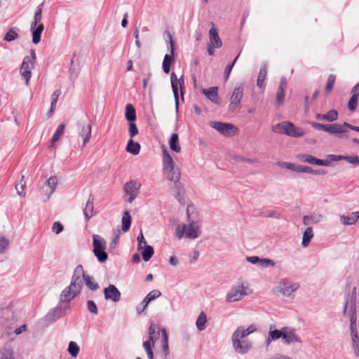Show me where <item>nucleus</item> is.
Segmentation results:
<instances>
[{"mask_svg": "<svg viewBox=\"0 0 359 359\" xmlns=\"http://www.w3.org/2000/svg\"><path fill=\"white\" fill-rule=\"evenodd\" d=\"M163 172L169 180L177 182L180 180V172L165 148L163 149Z\"/></svg>", "mask_w": 359, "mask_h": 359, "instance_id": "nucleus-1", "label": "nucleus"}, {"mask_svg": "<svg viewBox=\"0 0 359 359\" xmlns=\"http://www.w3.org/2000/svg\"><path fill=\"white\" fill-rule=\"evenodd\" d=\"M201 234L200 226L194 222H189V225L179 224L175 229V235L178 239L185 236L188 238L194 239Z\"/></svg>", "mask_w": 359, "mask_h": 359, "instance_id": "nucleus-2", "label": "nucleus"}, {"mask_svg": "<svg viewBox=\"0 0 359 359\" xmlns=\"http://www.w3.org/2000/svg\"><path fill=\"white\" fill-rule=\"evenodd\" d=\"M273 130L278 133L286 134L292 137H299L304 134L303 129L295 127L291 122L284 121L273 127Z\"/></svg>", "mask_w": 359, "mask_h": 359, "instance_id": "nucleus-3", "label": "nucleus"}, {"mask_svg": "<svg viewBox=\"0 0 359 359\" xmlns=\"http://www.w3.org/2000/svg\"><path fill=\"white\" fill-rule=\"evenodd\" d=\"M349 318H350V329L352 337V341L354 348L355 353L358 355H359V338L357 334V325H356V312H355V302H354L350 308V311L348 313Z\"/></svg>", "mask_w": 359, "mask_h": 359, "instance_id": "nucleus-4", "label": "nucleus"}, {"mask_svg": "<svg viewBox=\"0 0 359 359\" xmlns=\"http://www.w3.org/2000/svg\"><path fill=\"white\" fill-rule=\"evenodd\" d=\"M161 336V343L163 349L166 352L168 349V337L165 328L160 329L154 324L149 328V339L154 344L158 337Z\"/></svg>", "mask_w": 359, "mask_h": 359, "instance_id": "nucleus-5", "label": "nucleus"}, {"mask_svg": "<svg viewBox=\"0 0 359 359\" xmlns=\"http://www.w3.org/2000/svg\"><path fill=\"white\" fill-rule=\"evenodd\" d=\"M93 252L98 260L104 262L107 259V254L106 250V241L98 235L93 236Z\"/></svg>", "mask_w": 359, "mask_h": 359, "instance_id": "nucleus-6", "label": "nucleus"}, {"mask_svg": "<svg viewBox=\"0 0 359 359\" xmlns=\"http://www.w3.org/2000/svg\"><path fill=\"white\" fill-rule=\"evenodd\" d=\"M36 59V54L34 51H32L31 56H27L24 58L20 72L22 77L26 81V84L29 83V80L31 78L32 73L31 69L34 67V62Z\"/></svg>", "mask_w": 359, "mask_h": 359, "instance_id": "nucleus-7", "label": "nucleus"}, {"mask_svg": "<svg viewBox=\"0 0 359 359\" xmlns=\"http://www.w3.org/2000/svg\"><path fill=\"white\" fill-rule=\"evenodd\" d=\"M251 292V290L248 286L243 285H238L233 287L229 292L226 297L228 302H236L240 300L243 296L247 295Z\"/></svg>", "mask_w": 359, "mask_h": 359, "instance_id": "nucleus-8", "label": "nucleus"}, {"mask_svg": "<svg viewBox=\"0 0 359 359\" xmlns=\"http://www.w3.org/2000/svg\"><path fill=\"white\" fill-rule=\"evenodd\" d=\"M278 288L284 296L289 297L299 288V284L293 283L289 279H283L280 282Z\"/></svg>", "mask_w": 359, "mask_h": 359, "instance_id": "nucleus-9", "label": "nucleus"}, {"mask_svg": "<svg viewBox=\"0 0 359 359\" xmlns=\"http://www.w3.org/2000/svg\"><path fill=\"white\" fill-rule=\"evenodd\" d=\"M353 126L344 123L342 124L340 123H333V124H327L326 132L330 134H337L338 135L345 133L347 132L348 128L351 129Z\"/></svg>", "mask_w": 359, "mask_h": 359, "instance_id": "nucleus-10", "label": "nucleus"}, {"mask_svg": "<svg viewBox=\"0 0 359 359\" xmlns=\"http://www.w3.org/2000/svg\"><path fill=\"white\" fill-rule=\"evenodd\" d=\"M210 125L215 130L226 136L233 135L236 133V128H235L233 125L231 124L223 123L219 122H212Z\"/></svg>", "mask_w": 359, "mask_h": 359, "instance_id": "nucleus-11", "label": "nucleus"}, {"mask_svg": "<svg viewBox=\"0 0 359 359\" xmlns=\"http://www.w3.org/2000/svg\"><path fill=\"white\" fill-rule=\"evenodd\" d=\"M141 184L135 180H131L124 185V190L126 193L130 196L128 201L131 203L137 196Z\"/></svg>", "mask_w": 359, "mask_h": 359, "instance_id": "nucleus-12", "label": "nucleus"}, {"mask_svg": "<svg viewBox=\"0 0 359 359\" xmlns=\"http://www.w3.org/2000/svg\"><path fill=\"white\" fill-rule=\"evenodd\" d=\"M243 95V88L242 87L236 88L230 99L229 109L231 111L236 110L241 102Z\"/></svg>", "mask_w": 359, "mask_h": 359, "instance_id": "nucleus-13", "label": "nucleus"}, {"mask_svg": "<svg viewBox=\"0 0 359 359\" xmlns=\"http://www.w3.org/2000/svg\"><path fill=\"white\" fill-rule=\"evenodd\" d=\"M232 343L235 351L239 353H245L251 348V343L248 340L232 339Z\"/></svg>", "mask_w": 359, "mask_h": 359, "instance_id": "nucleus-14", "label": "nucleus"}, {"mask_svg": "<svg viewBox=\"0 0 359 359\" xmlns=\"http://www.w3.org/2000/svg\"><path fill=\"white\" fill-rule=\"evenodd\" d=\"M256 330L257 327L254 325H250L247 329H245L243 327H239L233 332L232 339H244L245 337L254 332Z\"/></svg>", "mask_w": 359, "mask_h": 359, "instance_id": "nucleus-15", "label": "nucleus"}, {"mask_svg": "<svg viewBox=\"0 0 359 359\" xmlns=\"http://www.w3.org/2000/svg\"><path fill=\"white\" fill-rule=\"evenodd\" d=\"M161 295V293L158 290H154L151 291L147 297L144 299L142 301V307H137V311L138 313H141L144 311V309L147 308L148 304L153 300L156 299V298L159 297Z\"/></svg>", "mask_w": 359, "mask_h": 359, "instance_id": "nucleus-16", "label": "nucleus"}, {"mask_svg": "<svg viewBox=\"0 0 359 359\" xmlns=\"http://www.w3.org/2000/svg\"><path fill=\"white\" fill-rule=\"evenodd\" d=\"M104 293L107 299H111L114 302L120 299L121 293L114 285H110L108 287H106Z\"/></svg>", "mask_w": 359, "mask_h": 359, "instance_id": "nucleus-17", "label": "nucleus"}, {"mask_svg": "<svg viewBox=\"0 0 359 359\" xmlns=\"http://www.w3.org/2000/svg\"><path fill=\"white\" fill-rule=\"evenodd\" d=\"M175 62L174 46H171L170 53L166 54L163 62V69L165 74H168L170 71V67Z\"/></svg>", "mask_w": 359, "mask_h": 359, "instance_id": "nucleus-18", "label": "nucleus"}, {"mask_svg": "<svg viewBox=\"0 0 359 359\" xmlns=\"http://www.w3.org/2000/svg\"><path fill=\"white\" fill-rule=\"evenodd\" d=\"M79 292V291L77 290V289L74 287L71 288V285H69L67 288L63 290L61 294V301L69 302L74 299Z\"/></svg>", "mask_w": 359, "mask_h": 359, "instance_id": "nucleus-19", "label": "nucleus"}, {"mask_svg": "<svg viewBox=\"0 0 359 359\" xmlns=\"http://www.w3.org/2000/svg\"><path fill=\"white\" fill-rule=\"evenodd\" d=\"M202 93L206 96V97L214 103L219 102L218 97V88L211 87L208 89H203Z\"/></svg>", "mask_w": 359, "mask_h": 359, "instance_id": "nucleus-20", "label": "nucleus"}, {"mask_svg": "<svg viewBox=\"0 0 359 359\" xmlns=\"http://www.w3.org/2000/svg\"><path fill=\"white\" fill-rule=\"evenodd\" d=\"M57 183L58 180L56 176H51L47 180L44 189L46 194H48V196H50L55 191Z\"/></svg>", "mask_w": 359, "mask_h": 359, "instance_id": "nucleus-21", "label": "nucleus"}, {"mask_svg": "<svg viewBox=\"0 0 359 359\" xmlns=\"http://www.w3.org/2000/svg\"><path fill=\"white\" fill-rule=\"evenodd\" d=\"M248 262L252 263V264H257L261 266H273L274 262L269 259H259L257 256H252V257H247Z\"/></svg>", "mask_w": 359, "mask_h": 359, "instance_id": "nucleus-22", "label": "nucleus"}, {"mask_svg": "<svg viewBox=\"0 0 359 359\" xmlns=\"http://www.w3.org/2000/svg\"><path fill=\"white\" fill-rule=\"evenodd\" d=\"M287 88V81L285 79H282L276 94L277 102L280 104L283 102L285 99V91Z\"/></svg>", "mask_w": 359, "mask_h": 359, "instance_id": "nucleus-23", "label": "nucleus"}, {"mask_svg": "<svg viewBox=\"0 0 359 359\" xmlns=\"http://www.w3.org/2000/svg\"><path fill=\"white\" fill-rule=\"evenodd\" d=\"M283 339L286 344L298 341V337L294 330L287 328L283 329Z\"/></svg>", "mask_w": 359, "mask_h": 359, "instance_id": "nucleus-24", "label": "nucleus"}, {"mask_svg": "<svg viewBox=\"0 0 359 359\" xmlns=\"http://www.w3.org/2000/svg\"><path fill=\"white\" fill-rule=\"evenodd\" d=\"M31 29L32 32V42L34 44H37L41 40V35L44 29L43 25L42 23L36 24L35 27Z\"/></svg>", "mask_w": 359, "mask_h": 359, "instance_id": "nucleus-25", "label": "nucleus"}, {"mask_svg": "<svg viewBox=\"0 0 359 359\" xmlns=\"http://www.w3.org/2000/svg\"><path fill=\"white\" fill-rule=\"evenodd\" d=\"M302 160L304 162L318 165L327 166L329 165V162L327 161L318 159L311 155H304L302 158Z\"/></svg>", "mask_w": 359, "mask_h": 359, "instance_id": "nucleus-26", "label": "nucleus"}, {"mask_svg": "<svg viewBox=\"0 0 359 359\" xmlns=\"http://www.w3.org/2000/svg\"><path fill=\"white\" fill-rule=\"evenodd\" d=\"M209 37L211 45H222L217 30L213 24L212 28L210 29L209 32Z\"/></svg>", "mask_w": 359, "mask_h": 359, "instance_id": "nucleus-27", "label": "nucleus"}, {"mask_svg": "<svg viewBox=\"0 0 359 359\" xmlns=\"http://www.w3.org/2000/svg\"><path fill=\"white\" fill-rule=\"evenodd\" d=\"M92 126L88 124L86 127L83 126L80 133V135L83 137V146H86L91 137Z\"/></svg>", "mask_w": 359, "mask_h": 359, "instance_id": "nucleus-28", "label": "nucleus"}, {"mask_svg": "<svg viewBox=\"0 0 359 359\" xmlns=\"http://www.w3.org/2000/svg\"><path fill=\"white\" fill-rule=\"evenodd\" d=\"M169 146L171 150L179 153L181 151V147L179 143V137L177 134L173 133L169 140Z\"/></svg>", "mask_w": 359, "mask_h": 359, "instance_id": "nucleus-29", "label": "nucleus"}, {"mask_svg": "<svg viewBox=\"0 0 359 359\" xmlns=\"http://www.w3.org/2000/svg\"><path fill=\"white\" fill-rule=\"evenodd\" d=\"M170 80H171V86H172V91L174 93L176 105L177 106L178 102H179L178 89L180 88V87L177 83L178 82H177V76L175 75V73L171 74Z\"/></svg>", "mask_w": 359, "mask_h": 359, "instance_id": "nucleus-30", "label": "nucleus"}, {"mask_svg": "<svg viewBox=\"0 0 359 359\" xmlns=\"http://www.w3.org/2000/svg\"><path fill=\"white\" fill-rule=\"evenodd\" d=\"M126 118L129 122H135L136 120V111L135 107L131 104H128L126 107Z\"/></svg>", "mask_w": 359, "mask_h": 359, "instance_id": "nucleus-31", "label": "nucleus"}, {"mask_svg": "<svg viewBox=\"0 0 359 359\" xmlns=\"http://www.w3.org/2000/svg\"><path fill=\"white\" fill-rule=\"evenodd\" d=\"M126 151L133 155H137L140 151V144L138 142H135L130 139L127 144Z\"/></svg>", "mask_w": 359, "mask_h": 359, "instance_id": "nucleus-32", "label": "nucleus"}, {"mask_svg": "<svg viewBox=\"0 0 359 359\" xmlns=\"http://www.w3.org/2000/svg\"><path fill=\"white\" fill-rule=\"evenodd\" d=\"M65 129V125L61 124L57 127L55 133L53 134L51 139V147H53L54 144L60 139V137L63 135Z\"/></svg>", "mask_w": 359, "mask_h": 359, "instance_id": "nucleus-33", "label": "nucleus"}, {"mask_svg": "<svg viewBox=\"0 0 359 359\" xmlns=\"http://www.w3.org/2000/svg\"><path fill=\"white\" fill-rule=\"evenodd\" d=\"M131 224V217L128 211H125L122 217V226L121 229L123 232L129 230Z\"/></svg>", "mask_w": 359, "mask_h": 359, "instance_id": "nucleus-34", "label": "nucleus"}, {"mask_svg": "<svg viewBox=\"0 0 359 359\" xmlns=\"http://www.w3.org/2000/svg\"><path fill=\"white\" fill-rule=\"evenodd\" d=\"M267 75V69L265 67L261 68L257 81V85L261 88L265 86V80Z\"/></svg>", "mask_w": 359, "mask_h": 359, "instance_id": "nucleus-35", "label": "nucleus"}, {"mask_svg": "<svg viewBox=\"0 0 359 359\" xmlns=\"http://www.w3.org/2000/svg\"><path fill=\"white\" fill-rule=\"evenodd\" d=\"M18 28L12 27L6 33L4 36V41L6 42H11L18 39V34L17 32Z\"/></svg>", "mask_w": 359, "mask_h": 359, "instance_id": "nucleus-36", "label": "nucleus"}, {"mask_svg": "<svg viewBox=\"0 0 359 359\" xmlns=\"http://www.w3.org/2000/svg\"><path fill=\"white\" fill-rule=\"evenodd\" d=\"M359 218V212H355L352 213L351 216H341V220L343 224L346 225L353 224L356 222L357 219Z\"/></svg>", "mask_w": 359, "mask_h": 359, "instance_id": "nucleus-37", "label": "nucleus"}, {"mask_svg": "<svg viewBox=\"0 0 359 359\" xmlns=\"http://www.w3.org/2000/svg\"><path fill=\"white\" fill-rule=\"evenodd\" d=\"M83 213L87 219L91 218L94 215V207L93 202L91 200H88L83 210Z\"/></svg>", "mask_w": 359, "mask_h": 359, "instance_id": "nucleus-38", "label": "nucleus"}, {"mask_svg": "<svg viewBox=\"0 0 359 359\" xmlns=\"http://www.w3.org/2000/svg\"><path fill=\"white\" fill-rule=\"evenodd\" d=\"M283 329L282 330H271L269 332V337L267 339V345H269L270 343L273 340H276L278 339H280V337L283 338Z\"/></svg>", "mask_w": 359, "mask_h": 359, "instance_id": "nucleus-39", "label": "nucleus"}, {"mask_svg": "<svg viewBox=\"0 0 359 359\" xmlns=\"http://www.w3.org/2000/svg\"><path fill=\"white\" fill-rule=\"evenodd\" d=\"M207 322V317L204 312H201L198 316L196 320V327L200 330L202 331L205 328V324Z\"/></svg>", "mask_w": 359, "mask_h": 359, "instance_id": "nucleus-40", "label": "nucleus"}, {"mask_svg": "<svg viewBox=\"0 0 359 359\" xmlns=\"http://www.w3.org/2000/svg\"><path fill=\"white\" fill-rule=\"evenodd\" d=\"M154 255V249L150 245H147L142 248V255L145 262L149 261Z\"/></svg>", "mask_w": 359, "mask_h": 359, "instance_id": "nucleus-41", "label": "nucleus"}, {"mask_svg": "<svg viewBox=\"0 0 359 359\" xmlns=\"http://www.w3.org/2000/svg\"><path fill=\"white\" fill-rule=\"evenodd\" d=\"M43 6V3H41L39 4L37 8L36 11L35 12L34 15V20L31 24V28L35 27L36 26L37 22L41 20L42 18V8Z\"/></svg>", "mask_w": 359, "mask_h": 359, "instance_id": "nucleus-42", "label": "nucleus"}, {"mask_svg": "<svg viewBox=\"0 0 359 359\" xmlns=\"http://www.w3.org/2000/svg\"><path fill=\"white\" fill-rule=\"evenodd\" d=\"M313 236L312 229L311 227H308L305 230L303 236L302 245L304 247L307 246L313 238Z\"/></svg>", "mask_w": 359, "mask_h": 359, "instance_id": "nucleus-43", "label": "nucleus"}, {"mask_svg": "<svg viewBox=\"0 0 359 359\" xmlns=\"http://www.w3.org/2000/svg\"><path fill=\"white\" fill-rule=\"evenodd\" d=\"M86 278L72 277L71 282V288H76L80 292Z\"/></svg>", "mask_w": 359, "mask_h": 359, "instance_id": "nucleus-44", "label": "nucleus"}, {"mask_svg": "<svg viewBox=\"0 0 359 359\" xmlns=\"http://www.w3.org/2000/svg\"><path fill=\"white\" fill-rule=\"evenodd\" d=\"M337 118H338V112L334 109H332V110L329 111L328 112H327L325 114H323L322 116V118L323 120H326L328 121H334L337 120Z\"/></svg>", "mask_w": 359, "mask_h": 359, "instance_id": "nucleus-45", "label": "nucleus"}, {"mask_svg": "<svg viewBox=\"0 0 359 359\" xmlns=\"http://www.w3.org/2000/svg\"><path fill=\"white\" fill-rule=\"evenodd\" d=\"M79 347L74 341H71L69 344L68 352L72 357H76L79 352Z\"/></svg>", "mask_w": 359, "mask_h": 359, "instance_id": "nucleus-46", "label": "nucleus"}, {"mask_svg": "<svg viewBox=\"0 0 359 359\" xmlns=\"http://www.w3.org/2000/svg\"><path fill=\"white\" fill-rule=\"evenodd\" d=\"M154 344H153L151 341H150L149 339H148L147 341H146L143 343L144 348L145 349V351L147 353L148 358L149 359H153V357H154L153 351L151 350V348H152V346H154Z\"/></svg>", "mask_w": 359, "mask_h": 359, "instance_id": "nucleus-47", "label": "nucleus"}, {"mask_svg": "<svg viewBox=\"0 0 359 359\" xmlns=\"http://www.w3.org/2000/svg\"><path fill=\"white\" fill-rule=\"evenodd\" d=\"M336 80V76L334 75H330L326 83L325 91L327 93H329L332 91L334 84Z\"/></svg>", "mask_w": 359, "mask_h": 359, "instance_id": "nucleus-48", "label": "nucleus"}, {"mask_svg": "<svg viewBox=\"0 0 359 359\" xmlns=\"http://www.w3.org/2000/svg\"><path fill=\"white\" fill-rule=\"evenodd\" d=\"M163 39L168 45H175L172 36L168 30H165L163 34Z\"/></svg>", "mask_w": 359, "mask_h": 359, "instance_id": "nucleus-49", "label": "nucleus"}, {"mask_svg": "<svg viewBox=\"0 0 359 359\" xmlns=\"http://www.w3.org/2000/svg\"><path fill=\"white\" fill-rule=\"evenodd\" d=\"M358 97H356L355 96H351L348 104V107L350 111H353L355 110L358 105Z\"/></svg>", "mask_w": 359, "mask_h": 359, "instance_id": "nucleus-50", "label": "nucleus"}, {"mask_svg": "<svg viewBox=\"0 0 359 359\" xmlns=\"http://www.w3.org/2000/svg\"><path fill=\"white\" fill-rule=\"evenodd\" d=\"M128 132L131 138L138 134V129L135 122H130Z\"/></svg>", "mask_w": 359, "mask_h": 359, "instance_id": "nucleus-51", "label": "nucleus"}, {"mask_svg": "<svg viewBox=\"0 0 359 359\" xmlns=\"http://www.w3.org/2000/svg\"><path fill=\"white\" fill-rule=\"evenodd\" d=\"M86 276H85L84 274L83 266L81 265H79L76 267L72 277L86 278Z\"/></svg>", "mask_w": 359, "mask_h": 359, "instance_id": "nucleus-52", "label": "nucleus"}, {"mask_svg": "<svg viewBox=\"0 0 359 359\" xmlns=\"http://www.w3.org/2000/svg\"><path fill=\"white\" fill-rule=\"evenodd\" d=\"M85 282L86 285L93 290H96L98 287L97 284L93 281V279L88 276L85 278Z\"/></svg>", "mask_w": 359, "mask_h": 359, "instance_id": "nucleus-53", "label": "nucleus"}, {"mask_svg": "<svg viewBox=\"0 0 359 359\" xmlns=\"http://www.w3.org/2000/svg\"><path fill=\"white\" fill-rule=\"evenodd\" d=\"M0 359H13L12 352L9 350H1Z\"/></svg>", "mask_w": 359, "mask_h": 359, "instance_id": "nucleus-54", "label": "nucleus"}, {"mask_svg": "<svg viewBox=\"0 0 359 359\" xmlns=\"http://www.w3.org/2000/svg\"><path fill=\"white\" fill-rule=\"evenodd\" d=\"M137 241H138V250H142L143 248L147 246V242H146L142 232L137 237Z\"/></svg>", "mask_w": 359, "mask_h": 359, "instance_id": "nucleus-55", "label": "nucleus"}, {"mask_svg": "<svg viewBox=\"0 0 359 359\" xmlns=\"http://www.w3.org/2000/svg\"><path fill=\"white\" fill-rule=\"evenodd\" d=\"M61 94V92L60 90H56L53 92L52 95V100H51V104L53 105V108L55 107L57 100Z\"/></svg>", "mask_w": 359, "mask_h": 359, "instance_id": "nucleus-56", "label": "nucleus"}, {"mask_svg": "<svg viewBox=\"0 0 359 359\" xmlns=\"http://www.w3.org/2000/svg\"><path fill=\"white\" fill-rule=\"evenodd\" d=\"M63 229L64 228L62 224L58 222H55L53 224V231L55 232L56 234H58L60 232H62L63 231Z\"/></svg>", "mask_w": 359, "mask_h": 359, "instance_id": "nucleus-57", "label": "nucleus"}, {"mask_svg": "<svg viewBox=\"0 0 359 359\" xmlns=\"http://www.w3.org/2000/svg\"><path fill=\"white\" fill-rule=\"evenodd\" d=\"M346 161L353 165H359V156H347Z\"/></svg>", "mask_w": 359, "mask_h": 359, "instance_id": "nucleus-58", "label": "nucleus"}, {"mask_svg": "<svg viewBox=\"0 0 359 359\" xmlns=\"http://www.w3.org/2000/svg\"><path fill=\"white\" fill-rule=\"evenodd\" d=\"M87 306H88V309L89 310L90 312H91L93 313H95V314L97 313V306L93 301H92V300L88 301Z\"/></svg>", "mask_w": 359, "mask_h": 359, "instance_id": "nucleus-59", "label": "nucleus"}, {"mask_svg": "<svg viewBox=\"0 0 359 359\" xmlns=\"http://www.w3.org/2000/svg\"><path fill=\"white\" fill-rule=\"evenodd\" d=\"M8 241L4 236L0 235V253L8 247Z\"/></svg>", "mask_w": 359, "mask_h": 359, "instance_id": "nucleus-60", "label": "nucleus"}, {"mask_svg": "<svg viewBox=\"0 0 359 359\" xmlns=\"http://www.w3.org/2000/svg\"><path fill=\"white\" fill-rule=\"evenodd\" d=\"M238 57V55H237V57L234 59V60L233 61V62L231 65H229L226 67V68H225L226 80L228 79V78L231 74V69H232L235 62H236Z\"/></svg>", "mask_w": 359, "mask_h": 359, "instance_id": "nucleus-61", "label": "nucleus"}, {"mask_svg": "<svg viewBox=\"0 0 359 359\" xmlns=\"http://www.w3.org/2000/svg\"><path fill=\"white\" fill-rule=\"evenodd\" d=\"M297 172H313V170L311 168H310V167L299 165L297 166Z\"/></svg>", "mask_w": 359, "mask_h": 359, "instance_id": "nucleus-62", "label": "nucleus"}, {"mask_svg": "<svg viewBox=\"0 0 359 359\" xmlns=\"http://www.w3.org/2000/svg\"><path fill=\"white\" fill-rule=\"evenodd\" d=\"M177 82H178V85L181 91L182 95H183L184 90V79L183 76H181L179 79L177 78Z\"/></svg>", "mask_w": 359, "mask_h": 359, "instance_id": "nucleus-63", "label": "nucleus"}, {"mask_svg": "<svg viewBox=\"0 0 359 359\" xmlns=\"http://www.w3.org/2000/svg\"><path fill=\"white\" fill-rule=\"evenodd\" d=\"M311 125L314 128L319 129V130H324V131H325V132H326V127H327V125H323V124L318 123H315V122H311Z\"/></svg>", "mask_w": 359, "mask_h": 359, "instance_id": "nucleus-64", "label": "nucleus"}]
</instances>
